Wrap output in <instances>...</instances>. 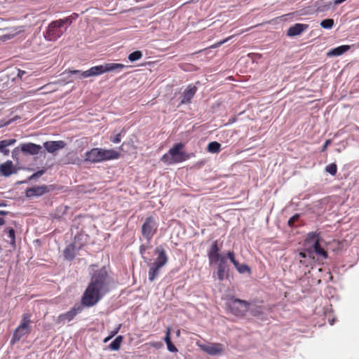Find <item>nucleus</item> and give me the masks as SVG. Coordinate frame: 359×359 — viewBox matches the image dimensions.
Returning a JSON list of instances; mask_svg holds the SVG:
<instances>
[{
    "label": "nucleus",
    "mask_w": 359,
    "mask_h": 359,
    "mask_svg": "<svg viewBox=\"0 0 359 359\" xmlns=\"http://www.w3.org/2000/svg\"><path fill=\"white\" fill-rule=\"evenodd\" d=\"M110 277L104 267H102L92 274L90 281L85 290L80 304H76L67 312L57 317V323L69 322L81 313L83 307H92L96 305L102 298L109 291Z\"/></svg>",
    "instance_id": "obj_1"
},
{
    "label": "nucleus",
    "mask_w": 359,
    "mask_h": 359,
    "mask_svg": "<svg viewBox=\"0 0 359 359\" xmlns=\"http://www.w3.org/2000/svg\"><path fill=\"white\" fill-rule=\"evenodd\" d=\"M320 233L311 231L307 233L304 240V246H307L317 262H321L328 257L327 252L320 245Z\"/></svg>",
    "instance_id": "obj_2"
},
{
    "label": "nucleus",
    "mask_w": 359,
    "mask_h": 359,
    "mask_svg": "<svg viewBox=\"0 0 359 359\" xmlns=\"http://www.w3.org/2000/svg\"><path fill=\"white\" fill-rule=\"evenodd\" d=\"M125 65L121 63H105L101 65L92 67L89 69L81 72L79 70H70L72 74H81L80 78H88L90 76H98L108 72L122 70Z\"/></svg>",
    "instance_id": "obj_3"
},
{
    "label": "nucleus",
    "mask_w": 359,
    "mask_h": 359,
    "mask_svg": "<svg viewBox=\"0 0 359 359\" xmlns=\"http://www.w3.org/2000/svg\"><path fill=\"white\" fill-rule=\"evenodd\" d=\"M184 148L182 143H177L170 148L168 153L163 154L161 161L168 165L176 164L190 158V155L185 151H182Z\"/></svg>",
    "instance_id": "obj_4"
},
{
    "label": "nucleus",
    "mask_w": 359,
    "mask_h": 359,
    "mask_svg": "<svg viewBox=\"0 0 359 359\" xmlns=\"http://www.w3.org/2000/svg\"><path fill=\"white\" fill-rule=\"evenodd\" d=\"M65 31L66 28L63 29L62 25L57 20H54L48 25L44 37L48 41H56Z\"/></svg>",
    "instance_id": "obj_5"
},
{
    "label": "nucleus",
    "mask_w": 359,
    "mask_h": 359,
    "mask_svg": "<svg viewBox=\"0 0 359 359\" xmlns=\"http://www.w3.org/2000/svg\"><path fill=\"white\" fill-rule=\"evenodd\" d=\"M158 223L153 217L146 218L142 226V234L149 242L151 240L157 231Z\"/></svg>",
    "instance_id": "obj_6"
},
{
    "label": "nucleus",
    "mask_w": 359,
    "mask_h": 359,
    "mask_svg": "<svg viewBox=\"0 0 359 359\" xmlns=\"http://www.w3.org/2000/svg\"><path fill=\"white\" fill-rule=\"evenodd\" d=\"M221 247L219 245V242L215 240L212 242L210 248L208 250V257L210 264H217L222 259H226L220 253Z\"/></svg>",
    "instance_id": "obj_7"
},
{
    "label": "nucleus",
    "mask_w": 359,
    "mask_h": 359,
    "mask_svg": "<svg viewBox=\"0 0 359 359\" xmlns=\"http://www.w3.org/2000/svg\"><path fill=\"white\" fill-rule=\"evenodd\" d=\"M196 345L204 352L210 355H220L224 352V346L222 344L212 343L203 344L196 342Z\"/></svg>",
    "instance_id": "obj_8"
},
{
    "label": "nucleus",
    "mask_w": 359,
    "mask_h": 359,
    "mask_svg": "<svg viewBox=\"0 0 359 359\" xmlns=\"http://www.w3.org/2000/svg\"><path fill=\"white\" fill-rule=\"evenodd\" d=\"M250 303L240 299H233L230 304V308L235 315L243 316L249 309Z\"/></svg>",
    "instance_id": "obj_9"
},
{
    "label": "nucleus",
    "mask_w": 359,
    "mask_h": 359,
    "mask_svg": "<svg viewBox=\"0 0 359 359\" xmlns=\"http://www.w3.org/2000/svg\"><path fill=\"white\" fill-rule=\"evenodd\" d=\"M299 262L305 266H309L313 264L316 261V257L313 255L307 246L301 251L299 255Z\"/></svg>",
    "instance_id": "obj_10"
},
{
    "label": "nucleus",
    "mask_w": 359,
    "mask_h": 359,
    "mask_svg": "<svg viewBox=\"0 0 359 359\" xmlns=\"http://www.w3.org/2000/svg\"><path fill=\"white\" fill-rule=\"evenodd\" d=\"M79 237L76 236L74 238V241L72 243L68 245L65 249L64 250V257L66 259L72 260L74 259L76 255V252L79 250L82 245L77 244V239Z\"/></svg>",
    "instance_id": "obj_11"
},
{
    "label": "nucleus",
    "mask_w": 359,
    "mask_h": 359,
    "mask_svg": "<svg viewBox=\"0 0 359 359\" xmlns=\"http://www.w3.org/2000/svg\"><path fill=\"white\" fill-rule=\"evenodd\" d=\"M154 253L157 257L153 264L161 267L164 266L168 261L165 248L162 245L157 246L154 250Z\"/></svg>",
    "instance_id": "obj_12"
},
{
    "label": "nucleus",
    "mask_w": 359,
    "mask_h": 359,
    "mask_svg": "<svg viewBox=\"0 0 359 359\" xmlns=\"http://www.w3.org/2000/svg\"><path fill=\"white\" fill-rule=\"evenodd\" d=\"M49 191L50 189L48 186L46 184L41 186H34L32 187L28 188L26 190L25 195L28 198L33 196H41Z\"/></svg>",
    "instance_id": "obj_13"
},
{
    "label": "nucleus",
    "mask_w": 359,
    "mask_h": 359,
    "mask_svg": "<svg viewBox=\"0 0 359 359\" xmlns=\"http://www.w3.org/2000/svg\"><path fill=\"white\" fill-rule=\"evenodd\" d=\"M101 148H93L85 154V161L93 163L102 162Z\"/></svg>",
    "instance_id": "obj_14"
},
{
    "label": "nucleus",
    "mask_w": 359,
    "mask_h": 359,
    "mask_svg": "<svg viewBox=\"0 0 359 359\" xmlns=\"http://www.w3.org/2000/svg\"><path fill=\"white\" fill-rule=\"evenodd\" d=\"M66 143L62 140L59 141H47L43 143V147L49 153L53 154L54 152L65 148Z\"/></svg>",
    "instance_id": "obj_15"
},
{
    "label": "nucleus",
    "mask_w": 359,
    "mask_h": 359,
    "mask_svg": "<svg viewBox=\"0 0 359 359\" xmlns=\"http://www.w3.org/2000/svg\"><path fill=\"white\" fill-rule=\"evenodd\" d=\"M20 149L22 153L30 155L38 154L41 149V147L34 143L29 142L20 144Z\"/></svg>",
    "instance_id": "obj_16"
},
{
    "label": "nucleus",
    "mask_w": 359,
    "mask_h": 359,
    "mask_svg": "<svg viewBox=\"0 0 359 359\" xmlns=\"http://www.w3.org/2000/svg\"><path fill=\"white\" fill-rule=\"evenodd\" d=\"M15 172L16 170L11 161L8 160L0 165V176L9 177Z\"/></svg>",
    "instance_id": "obj_17"
},
{
    "label": "nucleus",
    "mask_w": 359,
    "mask_h": 359,
    "mask_svg": "<svg viewBox=\"0 0 359 359\" xmlns=\"http://www.w3.org/2000/svg\"><path fill=\"white\" fill-rule=\"evenodd\" d=\"M309 28V25L296 23L293 26L289 27L287 30V35L288 36H295L301 34L304 31Z\"/></svg>",
    "instance_id": "obj_18"
},
{
    "label": "nucleus",
    "mask_w": 359,
    "mask_h": 359,
    "mask_svg": "<svg viewBox=\"0 0 359 359\" xmlns=\"http://www.w3.org/2000/svg\"><path fill=\"white\" fill-rule=\"evenodd\" d=\"M217 278L222 281L226 277L229 276V269L226 265V259H222L221 262H219L217 264Z\"/></svg>",
    "instance_id": "obj_19"
},
{
    "label": "nucleus",
    "mask_w": 359,
    "mask_h": 359,
    "mask_svg": "<svg viewBox=\"0 0 359 359\" xmlns=\"http://www.w3.org/2000/svg\"><path fill=\"white\" fill-rule=\"evenodd\" d=\"M197 88L194 86L189 85L182 95L181 104L189 103L195 95Z\"/></svg>",
    "instance_id": "obj_20"
},
{
    "label": "nucleus",
    "mask_w": 359,
    "mask_h": 359,
    "mask_svg": "<svg viewBox=\"0 0 359 359\" xmlns=\"http://www.w3.org/2000/svg\"><path fill=\"white\" fill-rule=\"evenodd\" d=\"M102 151V161H110L118 159L121 156L119 152L114 149H101Z\"/></svg>",
    "instance_id": "obj_21"
},
{
    "label": "nucleus",
    "mask_w": 359,
    "mask_h": 359,
    "mask_svg": "<svg viewBox=\"0 0 359 359\" xmlns=\"http://www.w3.org/2000/svg\"><path fill=\"white\" fill-rule=\"evenodd\" d=\"M350 48L351 46L348 45H342L329 50L327 55L328 57L339 56L348 51Z\"/></svg>",
    "instance_id": "obj_22"
},
{
    "label": "nucleus",
    "mask_w": 359,
    "mask_h": 359,
    "mask_svg": "<svg viewBox=\"0 0 359 359\" xmlns=\"http://www.w3.org/2000/svg\"><path fill=\"white\" fill-rule=\"evenodd\" d=\"M170 331H171V327H168L166 329L164 341L167 344L168 350L170 352L175 353L177 351V348L175 346V345L171 341Z\"/></svg>",
    "instance_id": "obj_23"
},
{
    "label": "nucleus",
    "mask_w": 359,
    "mask_h": 359,
    "mask_svg": "<svg viewBox=\"0 0 359 359\" xmlns=\"http://www.w3.org/2000/svg\"><path fill=\"white\" fill-rule=\"evenodd\" d=\"M29 332L30 329L20 328V325H18L14 331L12 341H19L24 335L29 334Z\"/></svg>",
    "instance_id": "obj_24"
},
{
    "label": "nucleus",
    "mask_w": 359,
    "mask_h": 359,
    "mask_svg": "<svg viewBox=\"0 0 359 359\" xmlns=\"http://www.w3.org/2000/svg\"><path fill=\"white\" fill-rule=\"evenodd\" d=\"M16 142L15 139H7L0 141V152L4 155L9 154V150L7 149L8 147L13 145Z\"/></svg>",
    "instance_id": "obj_25"
},
{
    "label": "nucleus",
    "mask_w": 359,
    "mask_h": 359,
    "mask_svg": "<svg viewBox=\"0 0 359 359\" xmlns=\"http://www.w3.org/2000/svg\"><path fill=\"white\" fill-rule=\"evenodd\" d=\"M161 266H158L154 264H151L149 270V280L150 282H153L155 280V278L159 273V270L161 269Z\"/></svg>",
    "instance_id": "obj_26"
},
{
    "label": "nucleus",
    "mask_w": 359,
    "mask_h": 359,
    "mask_svg": "<svg viewBox=\"0 0 359 359\" xmlns=\"http://www.w3.org/2000/svg\"><path fill=\"white\" fill-rule=\"evenodd\" d=\"M31 315L29 313H24L22 316V320L19 325L20 328L30 329L29 325L31 323Z\"/></svg>",
    "instance_id": "obj_27"
},
{
    "label": "nucleus",
    "mask_w": 359,
    "mask_h": 359,
    "mask_svg": "<svg viewBox=\"0 0 359 359\" xmlns=\"http://www.w3.org/2000/svg\"><path fill=\"white\" fill-rule=\"evenodd\" d=\"M123 336L121 335H119L110 344H109V348L111 349V350H114V351H118L119 350L120 347H121V344L123 341Z\"/></svg>",
    "instance_id": "obj_28"
},
{
    "label": "nucleus",
    "mask_w": 359,
    "mask_h": 359,
    "mask_svg": "<svg viewBox=\"0 0 359 359\" xmlns=\"http://www.w3.org/2000/svg\"><path fill=\"white\" fill-rule=\"evenodd\" d=\"M221 149V144L217 142H212L208 145V150L211 153H218Z\"/></svg>",
    "instance_id": "obj_29"
},
{
    "label": "nucleus",
    "mask_w": 359,
    "mask_h": 359,
    "mask_svg": "<svg viewBox=\"0 0 359 359\" xmlns=\"http://www.w3.org/2000/svg\"><path fill=\"white\" fill-rule=\"evenodd\" d=\"M142 57V53L140 50H136V51H134V52L131 53L130 54H129L128 60L130 62H134V61L141 59Z\"/></svg>",
    "instance_id": "obj_30"
},
{
    "label": "nucleus",
    "mask_w": 359,
    "mask_h": 359,
    "mask_svg": "<svg viewBox=\"0 0 359 359\" xmlns=\"http://www.w3.org/2000/svg\"><path fill=\"white\" fill-rule=\"evenodd\" d=\"M325 171L332 175V176H334L337 172V166L336 163H332L327 165L325 167Z\"/></svg>",
    "instance_id": "obj_31"
},
{
    "label": "nucleus",
    "mask_w": 359,
    "mask_h": 359,
    "mask_svg": "<svg viewBox=\"0 0 359 359\" xmlns=\"http://www.w3.org/2000/svg\"><path fill=\"white\" fill-rule=\"evenodd\" d=\"M235 268L236 269V270L240 273H250V267L245 264H240L238 262L237 266H235Z\"/></svg>",
    "instance_id": "obj_32"
},
{
    "label": "nucleus",
    "mask_w": 359,
    "mask_h": 359,
    "mask_svg": "<svg viewBox=\"0 0 359 359\" xmlns=\"http://www.w3.org/2000/svg\"><path fill=\"white\" fill-rule=\"evenodd\" d=\"M320 25L325 29H331L334 25V20L325 19L321 21Z\"/></svg>",
    "instance_id": "obj_33"
},
{
    "label": "nucleus",
    "mask_w": 359,
    "mask_h": 359,
    "mask_svg": "<svg viewBox=\"0 0 359 359\" xmlns=\"http://www.w3.org/2000/svg\"><path fill=\"white\" fill-rule=\"evenodd\" d=\"M57 21L62 25V27L65 25H70L73 21V15H69L63 19L57 20Z\"/></svg>",
    "instance_id": "obj_34"
},
{
    "label": "nucleus",
    "mask_w": 359,
    "mask_h": 359,
    "mask_svg": "<svg viewBox=\"0 0 359 359\" xmlns=\"http://www.w3.org/2000/svg\"><path fill=\"white\" fill-rule=\"evenodd\" d=\"M125 133V130L123 129L119 133L116 134L114 137H110V141L113 143L117 144L121 141L122 135Z\"/></svg>",
    "instance_id": "obj_35"
},
{
    "label": "nucleus",
    "mask_w": 359,
    "mask_h": 359,
    "mask_svg": "<svg viewBox=\"0 0 359 359\" xmlns=\"http://www.w3.org/2000/svg\"><path fill=\"white\" fill-rule=\"evenodd\" d=\"M226 257L231 261V262L234 265V266H237L238 262L235 259V253L233 251H229L226 253Z\"/></svg>",
    "instance_id": "obj_36"
},
{
    "label": "nucleus",
    "mask_w": 359,
    "mask_h": 359,
    "mask_svg": "<svg viewBox=\"0 0 359 359\" xmlns=\"http://www.w3.org/2000/svg\"><path fill=\"white\" fill-rule=\"evenodd\" d=\"M226 257L231 261V262L234 265V266H237L238 262L235 259V253L233 251H229L226 253Z\"/></svg>",
    "instance_id": "obj_37"
},
{
    "label": "nucleus",
    "mask_w": 359,
    "mask_h": 359,
    "mask_svg": "<svg viewBox=\"0 0 359 359\" xmlns=\"http://www.w3.org/2000/svg\"><path fill=\"white\" fill-rule=\"evenodd\" d=\"M299 218V214H295L292 217H290V219L288 220L289 226L293 227L295 224V222L298 221Z\"/></svg>",
    "instance_id": "obj_38"
},
{
    "label": "nucleus",
    "mask_w": 359,
    "mask_h": 359,
    "mask_svg": "<svg viewBox=\"0 0 359 359\" xmlns=\"http://www.w3.org/2000/svg\"><path fill=\"white\" fill-rule=\"evenodd\" d=\"M8 234L12 243H14L15 241V234L14 229L12 228L8 229Z\"/></svg>",
    "instance_id": "obj_39"
},
{
    "label": "nucleus",
    "mask_w": 359,
    "mask_h": 359,
    "mask_svg": "<svg viewBox=\"0 0 359 359\" xmlns=\"http://www.w3.org/2000/svg\"><path fill=\"white\" fill-rule=\"evenodd\" d=\"M231 38V36H229L228 38H226V39L224 40H222L221 41H219L217 42V43L212 45L210 46V48H217L219 46H220L221 45H222L223 43H224L225 42L228 41Z\"/></svg>",
    "instance_id": "obj_40"
},
{
    "label": "nucleus",
    "mask_w": 359,
    "mask_h": 359,
    "mask_svg": "<svg viewBox=\"0 0 359 359\" xmlns=\"http://www.w3.org/2000/svg\"><path fill=\"white\" fill-rule=\"evenodd\" d=\"M44 170H39L37 171L36 172L34 173L32 176H31V179H33V178H37V177H41L43 173H44Z\"/></svg>",
    "instance_id": "obj_41"
},
{
    "label": "nucleus",
    "mask_w": 359,
    "mask_h": 359,
    "mask_svg": "<svg viewBox=\"0 0 359 359\" xmlns=\"http://www.w3.org/2000/svg\"><path fill=\"white\" fill-rule=\"evenodd\" d=\"M148 344L157 349L160 348L163 346V344L161 342H150Z\"/></svg>",
    "instance_id": "obj_42"
},
{
    "label": "nucleus",
    "mask_w": 359,
    "mask_h": 359,
    "mask_svg": "<svg viewBox=\"0 0 359 359\" xmlns=\"http://www.w3.org/2000/svg\"><path fill=\"white\" fill-rule=\"evenodd\" d=\"M331 144L330 140H327L321 149V151H325L327 149L328 145Z\"/></svg>",
    "instance_id": "obj_43"
},
{
    "label": "nucleus",
    "mask_w": 359,
    "mask_h": 359,
    "mask_svg": "<svg viewBox=\"0 0 359 359\" xmlns=\"http://www.w3.org/2000/svg\"><path fill=\"white\" fill-rule=\"evenodd\" d=\"M146 250V248L144 245H142L140 247V252L141 255H143Z\"/></svg>",
    "instance_id": "obj_44"
},
{
    "label": "nucleus",
    "mask_w": 359,
    "mask_h": 359,
    "mask_svg": "<svg viewBox=\"0 0 359 359\" xmlns=\"http://www.w3.org/2000/svg\"><path fill=\"white\" fill-rule=\"evenodd\" d=\"M120 327L121 325H119L115 330H114L112 332H111V336L114 337L115 336L119 331V329H120Z\"/></svg>",
    "instance_id": "obj_45"
},
{
    "label": "nucleus",
    "mask_w": 359,
    "mask_h": 359,
    "mask_svg": "<svg viewBox=\"0 0 359 359\" xmlns=\"http://www.w3.org/2000/svg\"><path fill=\"white\" fill-rule=\"evenodd\" d=\"M113 337L111 335L106 337L104 339V342L106 343L109 340H110Z\"/></svg>",
    "instance_id": "obj_46"
},
{
    "label": "nucleus",
    "mask_w": 359,
    "mask_h": 359,
    "mask_svg": "<svg viewBox=\"0 0 359 359\" xmlns=\"http://www.w3.org/2000/svg\"><path fill=\"white\" fill-rule=\"evenodd\" d=\"M8 213L7 211L0 210V215H6Z\"/></svg>",
    "instance_id": "obj_47"
},
{
    "label": "nucleus",
    "mask_w": 359,
    "mask_h": 359,
    "mask_svg": "<svg viewBox=\"0 0 359 359\" xmlns=\"http://www.w3.org/2000/svg\"><path fill=\"white\" fill-rule=\"evenodd\" d=\"M5 224V219L4 218L0 217V226H2Z\"/></svg>",
    "instance_id": "obj_48"
},
{
    "label": "nucleus",
    "mask_w": 359,
    "mask_h": 359,
    "mask_svg": "<svg viewBox=\"0 0 359 359\" xmlns=\"http://www.w3.org/2000/svg\"><path fill=\"white\" fill-rule=\"evenodd\" d=\"M346 0H336L335 1V4H341L342 2L345 1Z\"/></svg>",
    "instance_id": "obj_49"
},
{
    "label": "nucleus",
    "mask_w": 359,
    "mask_h": 359,
    "mask_svg": "<svg viewBox=\"0 0 359 359\" xmlns=\"http://www.w3.org/2000/svg\"><path fill=\"white\" fill-rule=\"evenodd\" d=\"M72 15H73V20L78 17V15L76 13H73Z\"/></svg>",
    "instance_id": "obj_50"
},
{
    "label": "nucleus",
    "mask_w": 359,
    "mask_h": 359,
    "mask_svg": "<svg viewBox=\"0 0 359 359\" xmlns=\"http://www.w3.org/2000/svg\"><path fill=\"white\" fill-rule=\"evenodd\" d=\"M176 335L177 337H179L180 335V330H177V332H176Z\"/></svg>",
    "instance_id": "obj_51"
},
{
    "label": "nucleus",
    "mask_w": 359,
    "mask_h": 359,
    "mask_svg": "<svg viewBox=\"0 0 359 359\" xmlns=\"http://www.w3.org/2000/svg\"><path fill=\"white\" fill-rule=\"evenodd\" d=\"M2 206H6V204L4 203H0V207H2Z\"/></svg>",
    "instance_id": "obj_52"
},
{
    "label": "nucleus",
    "mask_w": 359,
    "mask_h": 359,
    "mask_svg": "<svg viewBox=\"0 0 359 359\" xmlns=\"http://www.w3.org/2000/svg\"><path fill=\"white\" fill-rule=\"evenodd\" d=\"M124 143L119 147V149L120 150H122L123 149V146Z\"/></svg>",
    "instance_id": "obj_53"
}]
</instances>
